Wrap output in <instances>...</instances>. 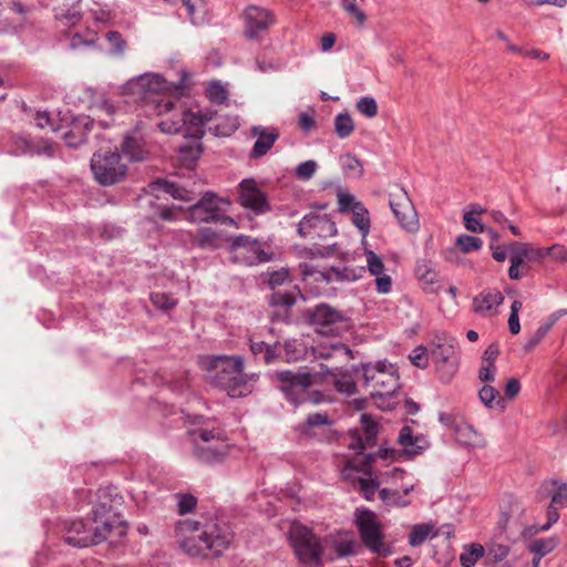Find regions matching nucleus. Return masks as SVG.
<instances>
[{"label":"nucleus","instance_id":"nucleus-7","mask_svg":"<svg viewBox=\"0 0 567 567\" xmlns=\"http://www.w3.org/2000/svg\"><path fill=\"white\" fill-rule=\"evenodd\" d=\"M274 378L278 382V389L292 404L299 405L307 401L320 402L319 396L313 398L309 393V388L313 383V377L309 372L280 370L275 372Z\"/></svg>","mask_w":567,"mask_h":567},{"label":"nucleus","instance_id":"nucleus-47","mask_svg":"<svg viewBox=\"0 0 567 567\" xmlns=\"http://www.w3.org/2000/svg\"><path fill=\"white\" fill-rule=\"evenodd\" d=\"M439 378L443 382H450L458 371L460 360H446L434 362Z\"/></svg>","mask_w":567,"mask_h":567},{"label":"nucleus","instance_id":"nucleus-43","mask_svg":"<svg viewBox=\"0 0 567 567\" xmlns=\"http://www.w3.org/2000/svg\"><path fill=\"white\" fill-rule=\"evenodd\" d=\"M415 276L425 285H432L437 281V272L431 261L420 260L415 266Z\"/></svg>","mask_w":567,"mask_h":567},{"label":"nucleus","instance_id":"nucleus-35","mask_svg":"<svg viewBox=\"0 0 567 567\" xmlns=\"http://www.w3.org/2000/svg\"><path fill=\"white\" fill-rule=\"evenodd\" d=\"M155 187L162 189L164 193L169 194L173 198L183 200V202H192L194 199V195L192 192L186 188L179 186L176 183L168 181H156L153 183Z\"/></svg>","mask_w":567,"mask_h":567},{"label":"nucleus","instance_id":"nucleus-2","mask_svg":"<svg viewBox=\"0 0 567 567\" xmlns=\"http://www.w3.org/2000/svg\"><path fill=\"white\" fill-rule=\"evenodd\" d=\"M200 364L208 372L212 383L230 398H243L251 393L255 374L244 373V360L239 355H205Z\"/></svg>","mask_w":567,"mask_h":567},{"label":"nucleus","instance_id":"nucleus-48","mask_svg":"<svg viewBox=\"0 0 567 567\" xmlns=\"http://www.w3.org/2000/svg\"><path fill=\"white\" fill-rule=\"evenodd\" d=\"M206 95L214 104H223L228 100V91L219 81H213L208 84Z\"/></svg>","mask_w":567,"mask_h":567},{"label":"nucleus","instance_id":"nucleus-33","mask_svg":"<svg viewBox=\"0 0 567 567\" xmlns=\"http://www.w3.org/2000/svg\"><path fill=\"white\" fill-rule=\"evenodd\" d=\"M193 244L200 249L215 250L219 247V236L214 229L202 227L193 236Z\"/></svg>","mask_w":567,"mask_h":567},{"label":"nucleus","instance_id":"nucleus-10","mask_svg":"<svg viewBox=\"0 0 567 567\" xmlns=\"http://www.w3.org/2000/svg\"><path fill=\"white\" fill-rule=\"evenodd\" d=\"M352 370L354 373H358L360 370L363 371L365 385H370L373 382V390L371 391L372 396H390L400 388L396 372H385V361H379L374 367L371 363L353 365Z\"/></svg>","mask_w":567,"mask_h":567},{"label":"nucleus","instance_id":"nucleus-1","mask_svg":"<svg viewBox=\"0 0 567 567\" xmlns=\"http://www.w3.org/2000/svg\"><path fill=\"white\" fill-rule=\"evenodd\" d=\"M175 537L181 549L192 557H219L233 540L228 527L217 522L194 519L178 520L175 525Z\"/></svg>","mask_w":567,"mask_h":567},{"label":"nucleus","instance_id":"nucleus-37","mask_svg":"<svg viewBox=\"0 0 567 567\" xmlns=\"http://www.w3.org/2000/svg\"><path fill=\"white\" fill-rule=\"evenodd\" d=\"M557 545L558 540L556 537L537 538L532 540L527 548L530 553L538 557V560H540L544 556L551 553Z\"/></svg>","mask_w":567,"mask_h":567},{"label":"nucleus","instance_id":"nucleus-5","mask_svg":"<svg viewBox=\"0 0 567 567\" xmlns=\"http://www.w3.org/2000/svg\"><path fill=\"white\" fill-rule=\"evenodd\" d=\"M289 540L296 557L303 567L323 566V539L311 528L293 524L289 530Z\"/></svg>","mask_w":567,"mask_h":567},{"label":"nucleus","instance_id":"nucleus-64","mask_svg":"<svg viewBox=\"0 0 567 567\" xmlns=\"http://www.w3.org/2000/svg\"><path fill=\"white\" fill-rule=\"evenodd\" d=\"M317 163L312 159L302 162L298 165L296 174L300 179H310L317 171Z\"/></svg>","mask_w":567,"mask_h":567},{"label":"nucleus","instance_id":"nucleus-60","mask_svg":"<svg viewBox=\"0 0 567 567\" xmlns=\"http://www.w3.org/2000/svg\"><path fill=\"white\" fill-rule=\"evenodd\" d=\"M359 491L367 501H372L379 489V482L373 478H359Z\"/></svg>","mask_w":567,"mask_h":567},{"label":"nucleus","instance_id":"nucleus-23","mask_svg":"<svg viewBox=\"0 0 567 567\" xmlns=\"http://www.w3.org/2000/svg\"><path fill=\"white\" fill-rule=\"evenodd\" d=\"M361 423L363 425V436L355 433L349 446L362 453L367 447H372L375 444L378 436V425L368 414L361 415Z\"/></svg>","mask_w":567,"mask_h":567},{"label":"nucleus","instance_id":"nucleus-3","mask_svg":"<svg viewBox=\"0 0 567 567\" xmlns=\"http://www.w3.org/2000/svg\"><path fill=\"white\" fill-rule=\"evenodd\" d=\"M187 422L195 426L187 432L193 442L194 456L205 464L221 463L228 455L229 445L218 422L199 414H188Z\"/></svg>","mask_w":567,"mask_h":567},{"label":"nucleus","instance_id":"nucleus-55","mask_svg":"<svg viewBox=\"0 0 567 567\" xmlns=\"http://www.w3.org/2000/svg\"><path fill=\"white\" fill-rule=\"evenodd\" d=\"M456 244L465 254L478 250L483 246L481 238L470 235H460L456 239Z\"/></svg>","mask_w":567,"mask_h":567},{"label":"nucleus","instance_id":"nucleus-19","mask_svg":"<svg viewBox=\"0 0 567 567\" xmlns=\"http://www.w3.org/2000/svg\"><path fill=\"white\" fill-rule=\"evenodd\" d=\"M306 318L309 324L320 333L332 332L333 326L346 320V316L341 311L324 302L307 309Z\"/></svg>","mask_w":567,"mask_h":567},{"label":"nucleus","instance_id":"nucleus-24","mask_svg":"<svg viewBox=\"0 0 567 567\" xmlns=\"http://www.w3.org/2000/svg\"><path fill=\"white\" fill-rule=\"evenodd\" d=\"M311 352L317 359L353 358L352 350L342 342H320L311 347Z\"/></svg>","mask_w":567,"mask_h":567},{"label":"nucleus","instance_id":"nucleus-40","mask_svg":"<svg viewBox=\"0 0 567 567\" xmlns=\"http://www.w3.org/2000/svg\"><path fill=\"white\" fill-rule=\"evenodd\" d=\"M184 125L185 122H183L182 110H179L178 113H173L171 117L161 120L157 123L161 132L166 134L183 133Z\"/></svg>","mask_w":567,"mask_h":567},{"label":"nucleus","instance_id":"nucleus-20","mask_svg":"<svg viewBox=\"0 0 567 567\" xmlns=\"http://www.w3.org/2000/svg\"><path fill=\"white\" fill-rule=\"evenodd\" d=\"M332 421L327 413H311L306 421L297 425L300 435L317 441L330 440Z\"/></svg>","mask_w":567,"mask_h":567},{"label":"nucleus","instance_id":"nucleus-41","mask_svg":"<svg viewBox=\"0 0 567 567\" xmlns=\"http://www.w3.org/2000/svg\"><path fill=\"white\" fill-rule=\"evenodd\" d=\"M483 555L484 547L482 545L471 544L464 547L463 553L460 555V563L462 567H474Z\"/></svg>","mask_w":567,"mask_h":567},{"label":"nucleus","instance_id":"nucleus-4","mask_svg":"<svg viewBox=\"0 0 567 567\" xmlns=\"http://www.w3.org/2000/svg\"><path fill=\"white\" fill-rule=\"evenodd\" d=\"M166 81L158 74H143L125 84V91L140 101L148 116H162L176 110L179 101L165 94Z\"/></svg>","mask_w":567,"mask_h":567},{"label":"nucleus","instance_id":"nucleus-28","mask_svg":"<svg viewBox=\"0 0 567 567\" xmlns=\"http://www.w3.org/2000/svg\"><path fill=\"white\" fill-rule=\"evenodd\" d=\"M456 441L467 447L483 449L486 446V440L482 433L476 431L474 426L464 421L455 429Z\"/></svg>","mask_w":567,"mask_h":567},{"label":"nucleus","instance_id":"nucleus-42","mask_svg":"<svg viewBox=\"0 0 567 567\" xmlns=\"http://www.w3.org/2000/svg\"><path fill=\"white\" fill-rule=\"evenodd\" d=\"M331 546L339 558L355 555L359 547L357 542L352 538H334Z\"/></svg>","mask_w":567,"mask_h":567},{"label":"nucleus","instance_id":"nucleus-45","mask_svg":"<svg viewBox=\"0 0 567 567\" xmlns=\"http://www.w3.org/2000/svg\"><path fill=\"white\" fill-rule=\"evenodd\" d=\"M334 131L340 138H347L353 133L354 123L349 113H339L336 116Z\"/></svg>","mask_w":567,"mask_h":567},{"label":"nucleus","instance_id":"nucleus-49","mask_svg":"<svg viewBox=\"0 0 567 567\" xmlns=\"http://www.w3.org/2000/svg\"><path fill=\"white\" fill-rule=\"evenodd\" d=\"M11 145L8 147V152L13 155L32 154L35 152L30 141L22 136L12 135L10 137Z\"/></svg>","mask_w":567,"mask_h":567},{"label":"nucleus","instance_id":"nucleus-61","mask_svg":"<svg viewBox=\"0 0 567 567\" xmlns=\"http://www.w3.org/2000/svg\"><path fill=\"white\" fill-rule=\"evenodd\" d=\"M409 358L412 364L416 368L425 369L429 364L427 349L424 346H417L414 348Z\"/></svg>","mask_w":567,"mask_h":567},{"label":"nucleus","instance_id":"nucleus-46","mask_svg":"<svg viewBox=\"0 0 567 567\" xmlns=\"http://www.w3.org/2000/svg\"><path fill=\"white\" fill-rule=\"evenodd\" d=\"M268 303L272 308H282L285 312L296 303V297L290 292L274 291L268 297Z\"/></svg>","mask_w":567,"mask_h":567},{"label":"nucleus","instance_id":"nucleus-25","mask_svg":"<svg viewBox=\"0 0 567 567\" xmlns=\"http://www.w3.org/2000/svg\"><path fill=\"white\" fill-rule=\"evenodd\" d=\"M251 132L257 136V140L250 152V157L252 158H259L264 156L279 137V133L275 128L267 130L261 126H254Z\"/></svg>","mask_w":567,"mask_h":567},{"label":"nucleus","instance_id":"nucleus-9","mask_svg":"<svg viewBox=\"0 0 567 567\" xmlns=\"http://www.w3.org/2000/svg\"><path fill=\"white\" fill-rule=\"evenodd\" d=\"M91 171L100 185L111 186L126 176L127 166L117 151H97L91 158Z\"/></svg>","mask_w":567,"mask_h":567},{"label":"nucleus","instance_id":"nucleus-50","mask_svg":"<svg viewBox=\"0 0 567 567\" xmlns=\"http://www.w3.org/2000/svg\"><path fill=\"white\" fill-rule=\"evenodd\" d=\"M559 508H560L559 506L549 504V506L547 508V523L539 527L529 526V527L525 528L524 534L532 536L538 532L548 530L551 527V525L558 520V518H559L558 509Z\"/></svg>","mask_w":567,"mask_h":567},{"label":"nucleus","instance_id":"nucleus-62","mask_svg":"<svg viewBox=\"0 0 567 567\" xmlns=\"http://www.w3.org/2000/svg\"><path fill=\"white\" fill-rule=\"evenodd\" d=\"M498 395V391L492 385H484L478 391V398L481 402L488 409H492L495 404V399Z\"/></svg>","mask_w":567,"mask_h":567},{"label":"nucleus","instance_id":"nucleus-51","mask_svg":"<svg viewBox=\"0 0 567 567\" xmlns=\"http://www.w3.org/2000/svg\"><path fill=\"white\" fill-rule=\"evenodd\" d=\"M342 10L355 19L358 27H363L367 21V14L357 6V0H340Z\"/></svg>","mask_w":567,"mask_h":567},{"label":"nucleus","instance_id":"nucleus-18","mask_svg":"<svg viewBox=\"0 0 567 567\" xmlns=\"http://www.w3.org/2000/svg\"><path fill=\"white\" fill-rule=\"evenodd\" d=\"M239 204L256 215L270 212L267 195L257 186L254 178H245L238 185Z\"/></svg>","mask_w":567,"mask_h":567},{"label":"nucleus","instance_id":"nucleus-54","mask_svg":"<svg viewBox=\"0 0 567 567\" xmlns=\"http://www.w3.org/2000/svg\"><path fill=\"white\" fill-rule=\"evenodd\" d=\"M367 269L371 276H379L384 274V264L380 256L372 250L365 251Z\"/></svg>","mask_w":567,"mask_h":567},{"label":"nucleus","instance_id":"nucleus-14","mask_svg":"<svg viewBox=\"0 0 567 567\" xmlns=\"http://www.w3.org/2000/svg\"><path fill=\"white\" fill-rule=\"evenodd\" d=\"M221 198L207 192L202 198L193 204L188 209V219L192 223H221L231 220L225 216L221 205H226Z\"/></svg>","mask_w":567,"mask_h":567},{"label":"nucleus","instance_id":"nucleus-17","mask_svg":"<svg viewBox=\"0 0 567 567\" xmlns=\"http://www.w3.org/2000/svg\"><path fill=\"white\" fill-rule=\"evenodd\" d=\"M244 34L249 40L258 39L259 34L267 31L276 22L275 13L265 7L249 4L243 12Z\"/></svg>","mask_w":567,"mask_h":567},{"label":"nucleus","instance_id":"nucleus-6","mask_svg":"<svg viewBox=\"0 0 567 567\" xmlns=\"http://www.w3.org/2000/svg\"><path fill=\"white\" fill-rule=\"evenodd\" d=\"M354 523L362 545L370 553L380 557L393 554V545L385 542L383 526L374 512L368 508L358 509Z\"/></svg>","mask_w":567,"mask_h":567},{"label":"nucleus","instance_id":"nucleus-44","mask_svg":"<svg viewBox=\"0 0 567 567\" xmlns=\"http://www.w3.org/2000/svg\"><path fill=\"white\" fill-rule=\"evenodd\" d=\"M178 151L184 162H195L203 152L200 140L189 138L187 143L179 146Z\"/></svg>","mask_w":567,"mask_h":567},{"label":"nucleus","instance_id":"nucleus-13","mask_svg":"<svg viewBox=\"0 0 567 567\" xmlns=\"http://www.w3.org/2000/svg\"><path fill=\"white\" fill-rule=\"evenodd\" d=\"M230 252L234 262L246 266H254L271 260V254L265 251L261 241L245 235L233 238Z\"/></svg>","mask_w":567,"mask_h":567},{"label":"nucleus","instance_id":"nucleus-58","mask_svg":"<svg viewBox=\"0 0 567 567\" xmlns=\"http://www.w3.org/2000/svg\"><path fill=\"white\" fill-rule=\"evenodd\" d=\"M151 301L156 308L163 310L173 309L177 305V301L165 292H152Z\"/></svg>","mask_w":567,"mask_h":567},{"label":"nucleus","instance_id":"nucleus-30","mask_svg":"<svg viewBox=\"0 0 567 567\" xmlns=\"http://www.w3.org/2000/svg\"><path fill=\"white\" fill-rule=\"evenodd\" d=\"M249 348L251 353L256 358L262 359L266 364H271L281 357V346L279 343L268 344L264 341L250 339Z\"/></svg>","mask_w":567,"mask_h":567},{"label":"nucleus","instance_id":"nucleus-57","mask_svg":"<svg viewBox=\"0 0 567 567\" xmlns=\"http://www.w3.org/2000/svg\"><path fill=\"white\" fill-rule=\"evenodd\" d=\"M357 110L367 117H374L378 114L377 101L371 96H362L357 102Z\"/></svg>","mask_w":567,"mask_h":567},{"label":"nucleus","instance_id":"nucleus-29","mask_svg":"<svg viewBox=\"0 0 567 567\" xmlns=\"http://www.w3.org/2000/svg\"><path fill=\"white\" fill-rule=\"evenodd\" d=\"M511 255L518 256L522 259V265L526 262L540 261L546 258L544 247L535 248L525 243L512 241L509 243Z\"/></svg>","mask_w":567,"mask_h":567},{"label":"nucleus","instance_id":"nucleus-27","mask_svg":"<svg viewBox=\"0 0 567 567\" xmlns=\"http://www.w3.org/2000/svg\"><path fill=\"white\" fill-rule=\"evenodd\" d=\"M398 441L404 453L412 456L421 454L429 446L426 439L423 435L414 436L412 429L408 425L401 429Z\"/></svg>","mask_w":567,"mask_h":567},{"label":"nucleus","instance_id":"nucleus-12","mask_svg":"<svg viewBox=\"0 0 567 567\" xmlns=\"http://www.w3.org/2000/svg\"><path fill=\"white\" fill-rule=\"evenodd\" d=\"M122 504V497L117 494L116 488L112 486L102 487L97 491V503L92 509L93 523L103 525L109 522L110 533L115 526L121 525L118 506Z\"/></svg>","mask_w":567,"mask_h":567},{"label":"nucleus","instance_id":"nucleus-11","mask_svg":"<svg viewBox=\"0 0 567 567\" xmlns=\"http://www.w3.org/2000/svg\"><path fill=\"white\" fill-rule=\"evenodd\" d=\"M364 267L353 266H332L330 268L319 270L313 266L305 264L302 266L303 280L309 285L311 281L329 285H343L353 282L363 277Z\"/></svg>","mask_w":567,"mask_h":567},{"label":"nucleus","instance_id":"nucleus-26","mask_svg":"<svg viewBox=\"0 0 567 567\" xmlns=\"http://www.w3.org/2000/svg\"><path fill=\"white\" fill-rule=\"evenodd\" d=\"M537 496L539 499L550 496V504L565 507L567 506V484L557 480L545 481L538 488Z\"/></svg>","mask_w":567,"mask_h":567},{"label":"nucleus","instance_id":"nucleus-8","mask_svg":"<svg viewBox=\"0 0 567 567\" xmlns=\"http://www.w3.org/2000/svg\"><path fill=\"white\" fill-rule=\"evenodd\" d=\"M109 522L103 525L93 523V518L75 519L64 522L63 529L65 530L64 542L74 547H89L99 544L107 538L110 535Z\"/></svg>","mask_w":567,"mask_h":567},{"label":"nucleus","instance_id":"nucleus-38","mask_svg":"<svg viewBox=\"0 0 567 567\" xmlns=\"http://www.w3.org/2000/svg\"><path fill=\"white\" fill-rule=\"evenodd\" d=\"M352 224L358 228L362 237H367L371 228L370 213L368 208L362 205L354 207L352 212Z\"/></svg>","mask_w":567,"mask_h":567},{"label":"nucleus","instance_id":"nucleus-52","mask_svg":"<svg viewBox=\"0 0 567 567\" xmlns=\"http://www.w3.org/2000/svg\"><path fill=\"white\" fill-rule=\"evenodd\" d=\"M431 529L432 527L426 524L414 525L409 535V544L413 547L420 546L426 540Z\"/></svg>","mask_w":567,"mask_h":567},{"label":"nucleus","instance_id":"nucleus-63","mask_svg":"<svg viewBox=\"0 0 567 567\" xmlns=\"http://www.w3.org/2000/svg\"><path fill=\"white\" fill-rule=\"evenodd\" d=\"M380 499L386 505H396V506H406L408 502H401V496L396 491H392L389 488H382L379 491Z\"/></svg>","mask_w":567,"mask_h":567},{"label":"nucleus","instance_id":"nucleus-39","mask_svg":"<svg viewBox=\"0 0 567 567\" xmlns=\"http://www.w3.org/2000/svg\"><path fill=\"white\" fill-rule=\"evenodd\" d=\"M262 282L266 284L271 290H276L286 284L291 282L289 271L285 268L274 271H267L261 275Z\"/></svg>","mask_w":567,"mask_h":567},{"label":"nucleus","instance_id":"nucleus-22","mask_svg":"<svg viewBox=\"0 0 567 567\" xmlns=\"http://www.w3.org/2000/svg\"><path fill=\"white\" fill-rule=\"evenodd\" d=\"M432 346L431 355L433 362L460 360L456 338L445 332L436 333L432 340Z\"/></svg>","mask_w":567,"mask_h":567},{"label":"nucleus","instance_id":"nucleus-15","mask_svg":"<svg viewBox=\"0 0 567 567\" xmlns=\"http://www.w3.org/2000/svg\"><path fill=\"white\" fill-rule=\"evenodd\" d=\"M297 233L302 238L326 239L337 235L336 223L327 215L311 212L298 223Z\"/></svg>","mask_w":567,"mask_h":567},{"label":"nucleus","instance_id":"nucleus-59","mask_svg":"<svg viewBox=\"0 0 567 567\" xmlns=\"http://www.w3.org/2000/svg\"><path fill=\"white\" fill-rule=\"evenodd\" d=\"M338 204H339V212L342 214L352 213L354 210V207L358 205H362L363 203L360 200H357V198L349 193H339L338 194Z\"/></svg>","mask_w":567,"mask_h":567},{"label":"nucleus","instance_id":"nucleus-21","mask_svg":"<svg viewBox=\"0 0 567 567\" xmlns=\"http://www.w3.org/2000/svg\"><path fill=\"white\" fill-rule=\"evenodd\" d=\"M183 122L185 125L183 127V134L186 138H195L202 140L204 136V126L206 123L210 122L214 118L213 112H193L189 110L182 109Z\"/></svg>","mask_w":567,"mask_h":567},{"label":"nucleus","instance_id":"nucleus-36","mask_svg":"<svg viewBox=\"0 0 567 567\" xmlns=\"http://www.w3.org/2000/svg\"><path fill=\"white\" fill-rule=\"evenodd\" d=\"M353 370H338L334 374V388L338 392L352 395L357 392V385L352 378Z\"/></svg>","mask_w":567,"mask_h":567},{"label":"nucleus","instance_id":"nucleus-31","mask_svg":"<svg viewBox=\"0 0 567 567\" xmlns=\"http://www.w3.org/2000/svg\"><path fill=\"white\" fill-rule=\"evenodd\" d=\"M308 344L302 338H292L281 346V357L287 362H297L306 358Z\"/></svg>","mask_w":567,"mask_h":567},{"label":"nucleus","instance_id":"nucleus-34","mask_svg":"<svg viewBox=\"0 0 567 567\" xmlns=\"http://www.w3.org/2000/svg\"><path fill=\"white\" fill-rule=\"evenodd\" d=\"M121 150L123 154L133 162L144 161L147 155L143 143L138 138L132 136H125L121 145Z\"/></svg>","mask_w":567,"mask_h":567},{"label":"nucleus","instance_id":"nucleus-56","mask_svg":"<svg viewBox=\"0 0 567 567\" xmlns=\"http://www.w3.org/2000/svg\"><path fill=\"white\" fill-rule=\"evenodd\" d=\"M62 138L68 146L78 147L79 145L85 143V132L75 130V125L72 122L71 127L62 133Z\"/></svg>","mask_w":567,"mask_h":567},{"label":"nucleus","instance_id":"nucleus-16","mask_svg":"<svg viewBox=\"0 0 567 567\" xmlns=\"http://www.w3.org/2000/svg\"><path fill=\"white\" fill-rule=\"evenodd\" d=\"M389 205L400 226L408 233H415L419 229L417 213L404 188L390 193Z\"/></svg>","mask_w":567,"mask_h":567},{"label":"nucleus","instance_id":"nucleus-32","mask_svg":"<svg viewBox=\"0 0 567 567\" xmlns=\"http://www.w3.org/2000/svg\"><path fill=\"white\" fill-rule=\"evenodd\" d=\"M503 293L497 289H485L474 298L473 305L476 312L489 311L494 307L502 305Z\"/></svg>","mask_w":567,"mask_h":567},{"label":"nucleus","instance_id":"nucleus-53","mask_svg":"<svg viewBox=\"0 0 567 567\" xmlns=\"http://www.w3.org/2000/svg\"><path fill=\"white\" fill-rule=\"evenodd\" d=\"M177 511L178 514L185 515L192 513L197 506V498L192 494L177 493Z\"/></svg>","mask_w":567,"mask_h":567}]
</instances>
